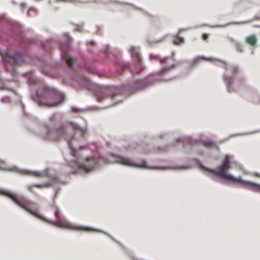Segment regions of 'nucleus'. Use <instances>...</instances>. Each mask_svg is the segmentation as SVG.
I'll return each mask as SVG.
<instances>
[{
  "label": "nucleus",
  "mask_w": 260,
  "mask_h": 260,
  "mask_svg": "<svg viewBox=\"0 0 260 260\" xmlns=\"http://www.w3.org/2000/svg\"><path fill=\"white\" fill-rule=\"evenodd\" d=\"M0 169L12 171L22 175L34 176L38 178L49 177L47 171H31L25 169H20L15 166H7L4 167L0 164Z\"/></svg>",
  "instance_id": "20e7f679"
},
{
  "label": "nucleus",
  "mask_w": 260,
  "mask_h": 260,
  "mask_svg": "<svg viewBox=\"0 0 260 260\" xmlns=\"http://www.w3.org/2000/svg\"><path fill=\"white\" fill-rule=\"evenodd\" d=\"M131 52L133 58H135L136 59L139 58V54L137 52V49L136 47H133L131 50Z\"/></svg>",
  "instance_id": "f8f14e48"
},
{
  "label": "nucleus",
  "mask_w": 260,
  "mask_h": 260,
  "mask_svg": "<svg viewBox=\"0 0 260 260\" xmlns=\"http://www.w3.org/2000/svg\"><path fill=\"white\" fill-rule=\"evenodd\" d=\"M3 60L5 63L9 62L12 67L15 62H18L21 57V53H11L9 52L2 53Z\"/></svg>",
  "instance_id": "6e6552de"
},
{
  "label": "nucleus",
  "mask_w": 260,
  "mask_h": 260,
  "mask_svg": "<svg viewBox=\"0 0 260 260\" xmlns=\"http://www.w3.org/2000/svg\"><path fill=\"white\" fill-rule=\"evenodd\" d=\"M184 42L183 38L178 36L177 38L174 40V44L176 45H179L182 44Z\"/></svg>",
  "instance_id": "ddd939ff"
},
{
  "label": "nucleus",
  "mask_w": 260,
  "mask_h": 260,
  "mask_svg": "<svg viewBox=\"0 0 260 260\" xmlns=\"http://www.w3.org/2000/svg\"><path fill=\"white\" fill-rule=\"evenodd\" d=\"M178 141H180V142H182L183 141V139L181 138V139H178Z\"/></svg>",
  "instance_id": "6ab92c4d"
},
{
  "label": "nucleus",
  "mask_w": 260,
  "mask_h": 260,
  "mask_svg": "<svg viewBox=\"0 0 260 260\" xmlns=\"http://www.w3.org/2000/svg\"><path fill=\"white\" fill-rule=\"evenodd\" d=\"M61 56L62 59L70 66H71L74 62V59L66 52L64 49L61 47Z\"/></svg>",
  "instance_id": "1a4fd4ad"
},
{
  "label": "nucleus",
  "mask_w": 260,
  "mask_h": 260,
  "mask_svg": "<svg viewBox=\"0 0 260 260\" xmlns=\"http://www.w3.org/2000/svg\"><path fill=\"white\" fill-rule=\"evenodd\" d=\"M153 56H154L153 55H150V58H152L153 57Z\"/></svg>",
  "instance_id": "412c9836"
},
{
  "label": "nucleus",
  "mask_w": 260,
  "mask_h": 260,
  "mask_svg": "<svg viewBox=\"0 0 260 260\" xmlns=\"http://www.w3.org/2000/svg\"><path fill=\"white\" fill-rule=\"evenodd\" d=\"M237 70H238V68H236L235 69V70L236 71Z\"/></svg>",
  "instance_id": "b1692460"
},
{
  "label": "nucleus",
  "mask_w": 260,
  "mask_h": 260,
  "mask_svg": "<svg viewBox=\"0 0 260 260\" xmlns=\"http://www.w3.org/2000/svg\"><path fill=\"white\" fill-rule=\"evenodd\" d=\"M230 162V157L229 155H226L223 164L220 166L218 169L215 170L207 168L202 164H200V169L203 172L209 176H212L213 174H215L224 181L238 183L242 187L254 191H260L259 185L255 184L253 182L244 180L241 177H235L226 172L225 170L231 168Z\"/></svg>",
  "instance_id": "f03ea898"
},
{
  "label": "nucleus",
  "mask_w": 260,
  "mask_h": 260,
  "mask_svg": "<svg viewBox=\"0 0 260 260\" xmlns=\"http://www.w3.org/2000/svg\"><path fill=\"white\" fill-rule=\"evenodd\" d=\"M55 179H54V178H49V180L47 182H45V183H41V184H36V186L38 187H42L47 186L49 185L50 184H51V183H52L53 180H55Z\"/></svg>",
  "instance_id": "9b49d317"
},
{
  "label": "nucleus",
  "mask_w": 260,
  "mask_h": 260,
  "mask_svg": "<svg viewBox=\"0 0 260 260\" xmlns=\"http://www.w3.org/2000/svg\"><path fill=\"white\" fill-rule=\"evenodd\" d=\"M233 79L231 76H228L226 75L224 77L225 83L226 84L228 89L230 91H232L231 84L232 83Z\"/></svg>",
  "instance_id": "9d476101"
},
{
  "label": "nucleus",
  "mask_w": 260,
  "mask_h": 260,
  "mask_svg": "<svg viewBox=\"0 0 260 260\" xmlns=\"http://www.w3.org/2000/svg\"><path fill=\"white\" fill-rule=\"evenodd\" d=\"M205 36H206L205 35V36H204V40H206V38H205Z\"/></svg>",
  "instance_id": "393cba45"
},
{
  "label": "nucleus",
  "mask_w": 260,
  "mask_h": 260,
  "mask_svg": "<svg viewBox=\"0 0 260 260\" xmlns=\"http://www.w3.org/2000/svg\"><path fill=\"white\" fill-rule=\"evenodd\" d=\"M204 143L207 147H214L216 146V143L211 140L206 141Z\"/></svg>",
  "instance_id": "4468645a"
},
{
  "label": "nucleus",
  "mask_w": 260,
  "mask_h": 260,
  "mask_svg": "<svg viewBox=\"0 0 260 260\" xmlns=\"http://www.w3.org/2000/svg\"><path fill=\"white\" fill-rule=\"evenodd\" d=\"M55 214H56V215L57 216H58V212H56L55 213Z\"/></svg>",
  "instance_id": "4be33fe9"
},
{
  "label": "nucleus",
  "mask_w": 260,
  "mask_h": 260,
  "mask_svg": "<svg viewBox=\"0 0 260 260\" xmlns=\"http://www.w3.org/2000/svg\"><path fill=\"white\" fill-rule=\"evenodd\" d=\"M170 70V68H164L162 71H161L160 73L161 74H164L165 73H166V72H167L168 71Z\"/></svg>",
  "instance_id": "f3484780"
},
{
  "label": "nucleus",
  "mask_w": 260,
  "mask_h": 260,
  "mask_svg": "<svg viewBox=\"0 0 260 260\" xmlns=\"http://www.w3.org/2000/svg\"><path fill=\"white\" fill-rule=\"evenodd\" d=\"M53 224L55 225H56L58 227L67 228V229H72L78 231H83L86 232H90L94 231L95 230L92 229V228L86 226L82 225H78L71 223H64L58 221H54Z\"/></svg>",
  "instance_id": "0eeeda50"
},
{
  "label": "nucleus",
  "mask_w": 260,
  "mask_h": 260,
  "mask_svg": "<svg viewBox=\"0 0 260 260\" xmlns=\"http://www.w3.org/2000/svg\"><path fill=\"white\" fill-rule=\"evenodd\" d=\"M203 57H202L201 56H198V57H196L195 58H194L192 60L190 61L189 63L191 66H193V65L196 64V63H197L200 61L203 60Z\"/></svg>",
  "instance_id": "2eb2a0df"
},
{
  "label": "nucleus",
  "mask_w": 260,
  "mask_h": 260,
  "mask_svg": "<svg viewBox=\"0 0 260 260\" xmlns=\"http://www.w3.org/2000/svg\"><path fill=\"white\" fill-rule=\"evenodd\" d=\"M160 61H161V62H164V59H161V60H160Z\"/></svg>",
  "instance_id": "5701e85b"
},
{
  "label": "nucleus",
  "mask_w": 260,
  "mask_h": 260,
  "mask_svg": "<svg viewBox=\"0 0 260 260\" xmlns=\"http://www.w3.org/2000/svg\"><path fill=\"white\" fill-rule=\"evenodd\" d=\"M37 93L39 98H44L47 100L45 102H43V100H41L39 103L44 104L48 106H53L60 104L64 100V95L59 91L50 87H44L43 92H42L41 89L40 88Z\"/></svg>",
  "instance_id": "7ed1b4c3"
},
{
  "label": "nucleus",
  "mask_w": 260,
  "mask_h": 260,
  "mask_svg": "<svg viewBox=\"0 0 260 260\" xmlns=\"http://www.w3.org/2000/svg\"><path fill=\"white\" fill-rule=\"evenodd\" d=\"M0 193L9 197L18 205H19L22 208L25 209L26 211H28L29 212H30L31 214H32L34 216H36L37 217H38L44 221H47V220L44 216L40 215L37 211H31L29 208H28L26 206V205L24 202L20 201V200L19 199H18L16 196L8 192L4 191L2 190H0Z\"/></svg>",
  "instance_id": "423d86ee"
},
{
  "label": "nucleus",
  "mask_w": 260,
  "mask_h": 260,
  "mask_svg": "<svg viewBox=\"0 0 260 260\" xmlns=\"http://www.w3.org/2000/svg\"><path fill=\"white\" fill-rule=\"evenodd\" d=\"M113 156L115 161L119 164L132 167L142 169L148 168L145 164L135 161L128 157L122 156L118 154H113Z\"/></svg>",
  "instance_id": "39448f33"
},
{
  "label": "nucleus",
  "mask_w": 260,
  "mask_h": 260,
  "mask_svg": "<svg viewBox=\"0 0 260 260\" xmlns=\"http://www.w3.org/2000/svg\"><path fill=\"white\" fill-rule=\"evenodd\" d=\"M48 132V137L52 139H56L59 136L63 133L66 134V140L68 142L70 148V151L73 156H75L74 162L71 165L73 168L78 167L79 170H75V171H80L81 173L89 172L95 167V158L86 159H80L77 156L76 148L73 145L72 140H77L86 134V129L81 127L76 123L72 124L70 127H68L64 130L62 126H55L53 123L48 124L46 126Z\"/></svg>",
  "instance_id": "f257e3e1"
},
{
  "label": "nucleus",
  "mask_w": 260,
  "mask_h": 260,
  "mask_svg": "<svg viewBox=\"0 0 260 260\" xmlns=\"http://www.w3.org/2000/svg\"><path fill=\"white\" fill-rule=\"evenodd\" d=\"M29 189L30 190H31L32 189V188L31 187H29Z\"/></svg>",
  "instance_id": "aec40b11"
},
{
  "label": "nucleus",
  "mask_w": 260,
  "mask_h": 260,
  "mask_svg": "<svg viewBox=\"0 0 260 260\" xmlns=\"http://www.w3.org/2000/svg\"><path fill=\"white\" fill-rule=\"evenodd\" d=\"M255 40V38L254 36H250L247 38V41L250 44H253Z\"/></svg>",
  "instance_id": "dca6fc26"
},
{
  "label": "nucleus",
  "mask_w": 260,
  "mask_h": 260,
  "mask_svg": "<svg viewBox=\"0 0 260 260\" xmlns=\"http://www.w3.org/2000/svg\"><path fill=\"white\" fill-rule=\"evenodd\" d=\"M102 159H103V161L105 163H107L109 161V160L105 158L102 157Z\"/></svg>",
  "instance_id": "a211bd4d"
}]
</instances>
